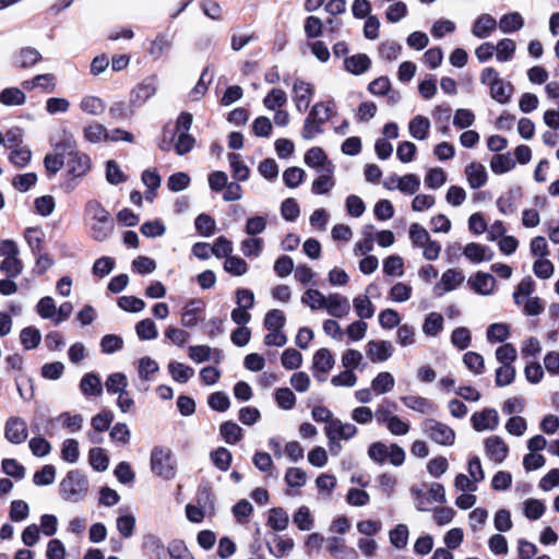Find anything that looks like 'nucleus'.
<instances>
[{"label": "nucleus", "instance_id": "32", "mask_svg": "<svg viewBox=\"0 0 559 559\" xmlns=\"http://www.w3.org/2000/svg\"><path fill=\"white\" fill-rule=\"evenodd\" d=\"M394 385V377L386 371L378 373L377 377L371 381V390L378 395L391 392Z\"/></svg>", "mask_w": 559, "mask_h": 559}, {"label": "nucleus", "instance_id": "23", "mask_svg": "<svg viewBox=\"0 0 559 559\" xmlns=\"http://www.w3.org/2000/svg\"><path fill=\"white\" fill-rule=\"evenodd\" d=\"M467 182L472 189H478L487 182V171L480 163H471L465 167Z\"/></svg>", "mask_w": 559, "mask_h": 559}, {"label": "nucleus", "instance_id": "51", "mask_svg": "<svg viewBox=\"0 0 559 559\" xmlns=\"http://www.w3.org/2000/svg\"><path fill=\"white\" fill-rule=\"evenodd\" d=\"M25 240L34 254H39L43 250L45 234L40 228L31 227L24 233Z\"/></svg>", "mask_w": 559, "mask_h": 559}, {"label": "nucleus", "instance_id": "57", "mask_svg": "<svg viewBox=\"0 0 559 559\" xmlns=\"http://www.w3.org/2000/svg\"><path fill=\"white\" fill-rule=\"evenodd\" d=\"M546 507L538 499H527L523 503L524 515L532 521L538 520L545 513Z\"/></svg>", "mask_w": 559, "mask_h": 559}, {"label": "nucleus", "instance_id": "45", "mask_svg": "<svg viewBox=\"0 0 559 559\" xmlns=\"http://www.w3.org/2000/svg\"><path fill=\"white\" fill-rule=\"evenodd\" d=\"M489 88L491 97L500 104H507L513 91V86L510 83H506L503 80L496 82Z\"/></svg>", "mask_w": 559, "mask_h": 559}, {"label": "nucleus", "instance_id": "41", "mask_svg": "<svg viewBox=\"0 0 559 559\" xmlns=\"http://www.w3.org/2000/svg\"><path fill=\"white\" fill-rule=\"evenodd\" d=\"M264 248L261 238L249 236L240 242V250L247 258H258Z\"/></svg>", "mask_w": 559, "mask_h": 559}, {"label": "nucleus", "instance_id": "35", "mask_svg": "<svg viewBox=\"0 0 559 559\" xmlns=\"http://www.w3.org/2000/svg\"><path fill=\"white\" fill-rule=\"evenodd\" d=\"M498 25L502 33L510 34L521 29L524 26V20L520 13L511 12L504 14Z\"/></svg>", "mask_w": 559, "mask_h": 559}, {"label": "nucleus", "instance_id": "58", "mask_svg": "<svg viewBox=\"0 0 559 559\" xmlns=\"http://www.w3.org/2000/svg\"><path fill=\"white\" fill-rule=\"evenodd\" d=\"M20 340L25 349H33L39 345L41 334L38 329L28 326L21 331Z\"/></svg>", "mask_w": 559, "mask_h": 559}, {"label": "nucleus", "instance_id": "17", "mask_svg": "<svg viewBox=\"0 0 559 559\" xmlns=\"http://www.w3.org/2000/svg\"><path fill=\"white\" fill-rule=\"evenodd\" d=\"M204 306L201 299L189 300L181 312L182 325L186 328L195 326L200 321L199 314L203 311Z\"/></svg>", "mask_w": 559, "mask_h": 559}, {"label": "nucleus", "instance_id": "5", "mask_svg": "<svg viewBox=\"0 0 559 559\" xmlns=\"http://www.w3.org/2000/svg\"><path fill=\"white\" fill-rule=\"evenodd\" d=\"M304 162L308 167L314 169L317 173H321L323 170L331 173L335 169L333 162L328 157L324 150L319 146L309 148L304 155Z\"/></svg>", "mask_w": 559, "mask_h": 559}, {"label": "nucleus", "instance_id": "16", "mask_svg": "<svg viewBox=\"0 0 559 559\" xmlns=\"http://www.w3.org/2000/svg\"><path fill=\"white\" fill-rule=\"evenodd\" d=\"M189 358L201 364L212 359L215 362H219L223 358V352L221 349H213L207 345H193L189 347Z\"/></svg>", "mask_w": 559, "mask_h": 559}, {"label": "nucleus", "instance_id": "63", "mask_svg": "<svg viewBox=\"0 0 559 559\" xmlns=\"http://www.w3.org/2000/svg\"><path fill=\"white\" fill-rule=\"evenodd\" d=\"M447 181V174L440 167L430 168L425 177V183L428 188L437 190Z\"/></svg>", "mask_w": 559, "mask_h": 559}, {"label": "nucleus", "instance_id": "3", "mask_svg": "<svg viewBox=\"0 0 559 559\" xmlns=\"http://www.w3.org/2000/svg\"><path fill=\"white\" fill-rule=\"evenodd\" d=\"M87 479L79 471H70L60 483V493L67 501H81L87 491Z\"/></svg>", "mask_w": 559, "mask_h": 559}, {"label": "nucleus", "instance_id": "27", "mask_svg": "<svg viewBox=\"0 0 559 559\" xmlns=\"http://www.w3.org/2000/svg\"><path fill=\"white\" fill-rule=\"evenodd\" d=\"M371 66L370 58L365 53H357L345 58V69L355 75H360L369 70Z\"/></svg>", "mask_w": 559, "mask_h": 559}, {"label": "nucleus", "instance_id": "43", "mask_svg": "<svg viewBox=\"0 0 559 559\" xmlns=\"http://www.w3.org/2000/svg\"><path fill=\"white\" fill-rule=\"evenodd\" d=\"M83 135L91 143H99L107 140L109 132L103 124L93 122L84 128Z\"/></svg>", "mask_w": 559, "mask_h": 559}, {"label": "nucleus", "instance_id": "59", "mask_svg": "<svg viewBox=\"0 0 559 559\" xmlns=\"http://www.w3.org/2000/svg\"><path fill=\"white\" fill-rule=\"evenodd\" d=\"M267 226V221L264 216L261 215H253L247 218L246 225H245V233L248 236L257 237L258 235L262 234Z\"/></svg>", "mask_w": 559, "mask_h": 559}, {"label": "nucleus", "instance_id": "22", "mask_svg": "<svg viewBox=\"0 0 559 559\" xmlns=\"http://www.w3.org/2000/svg\"><path fill=\"white\" fill-rule=\"evenodd\" d=\"M430 127L431 123L429 118L423 115H417L409 120L408 132L413 139L424 141L428 138Z\"/></svg>", "mask_w": 559, "mask_h": 559}, {"label": "nucleus", "instance_id": "44", "mask_svg": "<svg viewBox=\"0 0 559 559\" xmlns=\"http://www.w3.org/2000/svg\"><path fill=\"white\" fill-rule=\"evenodd\" d=\"M57 306L52 297H43L36 305V311L43 319H49L56 324Z\"/></svg>", "mask_w": 559, "mask_h": 559}, {"label": "nucleus", "instance_id": "24", "mask_svg": "<svg viewBox=\"0 0 559 559\" xmlns=\"http://www.w3.org/2000/svg\"><path fill=\"white\" fill-rule=\"evenodd\" d=\"M334 173L335 169L331 173L328 170L317 173L319 176L311 185V192L316 195L328 194L335 186Z\"/></svg>", "mask_w": 559, "mask_h": 559}, {"label": "nucleus", "instance_id": "56", "mask_svg": "<svg viewBox=\"0 0 559 559\" xmlns=\"http://www.w3.org/2000/svg\"><path fill=\"white\" fill-rule=\"evenodd\" d=\"M224 270L234 276H241L248 272V264L242 258L229 255L224 262Z\"/></svg>", "mask_w": 559, "mask_h": 559}, {"label": "nucleus", "instance_id": "12", "mask_svg": "<svg viewBox=\"0 0 559 559\" xmlns=\"http://www.w3.org/2000/svg\"><path fill=\"white\" fill-rule=\"evenodd\" d=\"M471 421L476 431L495 430L499 425V415L493 408H485L481 412L474 413Z\"/></svg>", "mask_w": 559, "mask_h": 559}, {"label": "nucleus", "instance_id": "53", "mask_svg": "<svg viewBox=\"0 0 559 559\" xmlns=\"http://www.w3.org/2000/svg\"><path fill=\"white\" fill-rule=\"evenodd\" d=\"M287 103V94L281 88H273L264 97L263 105L269 110H275L283 107Z\"/></svg>", "mask_w": 559, "mask_h": 559}, {"label": "nucleus", "instance_id": "11", "mask_svg": "<svg viewBox=\"0 0 559 559\" xmlns=\"http://www.w3.org/2000/svg\"><path fill=\"white\" fill-rule=\"evenodd\" d=\"M393 352L394 347L390 341L371 340L366 344L367 357L372 362H381L390 359Z\"/></svg>", "mask_w": 559, "mask_h": 559}, {"label": "nucleus", "instance_id": "48", "mask_svg": "<svg viewBox=\"0 0 559 559\" xmlns=\"http://www.w3.org/2000/svg\"><path fill=\"white\" fill-rule=\"evenodd\" d=\"M514 166L515 162L509 153L497 154L490 160L491 170L498 175L510 171Z\"/></svg>", "mask_w": 559, "mask_h": 559}, {"label": "nucleus", "instance_id": "36", "mask_svg": "<svg viewBox=\"0 0 559 559\" xmlns=\"http://www.w3.org/2000/svg\"><path fill=\"white\" fill-rule=\"evenodd\" d=\"M173 36L167 33H160L156 36L150 47V55L154 59L160 58L173 46Z\"/></svg>", "mask_w": 559, "mask_h": 559}, {"label": "nucleus", "instance_id": "33", "mask_svg": "<svg viewBox=\"0 0 559 559\" xmlns=\"http://www.w3.org/2000/svg\"><path fill=\"white\" fill-rule=\"evenodd\" d=\"M79 107L83 112L87 115L99 116L105 111L106 104L102 98L97 96L85 95L81 99Z\"/></svg>", "mask_w": 559, "mask_h": 559}, {"label": "nucleus", "instance_id": "13", "mask_svg": "<svg viewBox=\"0 0 559 559\" xmlns=\"http://www.w3.org/2000/svg\"><path fill=\"white\" fill-rule=\"evenodd\" d=\"M51 143L53 145V153L61 155L64 160L76 152V141L74 135L66 129L61 131V134L58 138L53 136L51 139Z\"/></svg>", "mask_w": 559, "mask_h": 559}, {"label": "nucleus", "instance_id": "54", "mask_svg": "<svg viewBox=\"0 0 559 559\" xmlns=\"http://www.w3.org/2000/svg\"><path fill=\"white\" fill-rule=\"evenodd\" d=\"M409 531L405 524H397L389 533L390 543L397 549H403L407 546Z\"/></svg>", "mask_w": 559, "mask_h": 559}, {"label": "nucleus", "instance_id": "6", "mask_svg": "<svg viewBox=\"0 0 559 559\" xmlns=\"http://www.w3.org/2000/svg\"><path fill=\"white\" fill-rule=\"evenodd\" d=\"M313 93L314 88L312 84L300 79L294 81L293 100L299 112H305L309 108Z\"/></svg>", "mask_w": 559, "mask_h": 559}, {"label": "nucleus", "instance_id": "34", "mask_svg": "<svg viewBox=\"0 0 559 559\" xmlns=\"http://www.w3.org/2000/svg\"><path fill=\"white\" fill-rule=\"evenodd\" d=\"M25 102L26 95L19 87H5L0 92V103L4 106H22Z\"/></svg>", "mask_w": 559, "mask_h": 559}, {"label": "nucleus", "instance_id": "42", "mask_svg": "<svg viewBox=\"0 0 559 559\" xmlns=\"http://www.w3.org/2000/svg\"><path fill=\"white\" fill-rule=\"evenodd\" d=\"M23 262L19 255H12L3 258L0 262V271L7 275V277H17L23 272Z\"/></svg>", "mask_w": 559, "mask_h": 559}, {"label": "nucleus", "instance_id": "37", "mask_svg": "<svg viewBox=\"0 0 559 559\" xmlns=\"http://www.w3.org/2000/svg\"><path fill=\"white\" fill-rule=\"evenodd\" d=\"M168 371L173 380L180 383L188 382L194 376L193 368L178 361H170L168 364Z\"/></svg>", "mask_w": 559, "mask_h": 559}, {"label": "nucleus", "instance_id": "28", "mask_svg": "<svg viewBox=\"0 0 559 559\" xmlns=\"http://www.w3.org/2000/svg\"><path fill=\"white\" fill-rule=\"evenodd\" d=\"M328 549L336 559H357L358 555L354 548L347 547L344 539L332 537L329 539Z\"/></svg>", "mask_w": 559, "mask_h": 559}, {"label": "nucleus", "instance_id": "31", "mask_svg": "<svg viewBox=\"0 0 559 559\" xmlns=\"http://www.w3.org/2000/svg\"><path fill=\"white\" fill-rule=\"evenodd\" d=\"M80 390L85 396H99L103 393L100 378L93 372L86 373L81 382Z\"/></svg>", "mask_w": 559, "mask_h": 559}, {"label": "nucleus", "instance_id": "1", "mask_svg": "<svg viewBox=\"0 0 559 559\" xmlns=\"http://www.w3.org/2000/svg\"><path fill=\"white\" fill-rule=\"evenodd\" d=\"M83 219L88 228V235L95 241L106 240L114 230V219L98 200L93 199L86 202Z\"/></svg>", "mask_w": 559, "mask_h": 559}, {"label": "nucleus", "instance_id": "20", "mask_svg": "<svg viewBox=\"0 0 559 559\" xmlns=\"http://www.w3.org/2000/svg\"><path fill=\"white\" fill-rule=\"evenodd\" d=\"M497 20L492 15L484 13L474 22L472 34L480 39L487 38L497 28Z\"/></svg>", "mask_w": 559, "mask_h": 559}, {"label": "nucleus", "instance_id": "29", "mask_svg": "<svg viewBox=\"0 0 559 559\" xmlns=\"http://www.w3.org/2000/svg\"><path fill=\"white\" fill-rule=\"evenodd\" d=\"M41 58V53L36 48L24 47L20 49L15 57V66L22 69H28L37 64Z\"/></svg>", "mask_w": 559, "mask_h": 559}, {"label": "nucleus", "instance_id": "26", "mask_svg": "<svg viewBox=\"0 0 559 559\" xmlns=\"http://www.w3.org/2000/svg\"><path fill=\"white\" fill-rule=\"evenodd\" d=\"M66 165L74 177L85 175L91 167L88 156L78 151L66 160Z\"/></svg>", "mask_w": 559, "mask_h": 559}, {"label": "nucleus", "instance_id": "8", "mask_svg": "<svg viewBox=\"0 0 559 559\" xmlns=\"http://www.w3.org/2000/svg\"><path fill=\"white\" fill-rule=\"evenodd\" d=\"M156 78H146L131 91L130 104L134 107L143 106L156 93Z\"/></svg>", "mask_w": 559, "mask_h": 559}, {"label": "nucleus", "instance_id": "64", "mask_svg": "<svg viewBox=\"0 0 559 559\" xmlns=\"http://www.w3.org/2000/svg\"><path fill=\"white\" fill-rule=\"evenodd\" d=\"M281 362L287 370L298 369L302 364V355L295 348H287L282 354Z\"/></svg>", "mask_w": 559, "mask_h": 559}, {"label": "nucleus", "instance_id": "18", "mask_svg": "<svg viewBox=\"0 0 559 559\" xmlns=\"http://www.w3.org/2000/svg\"><path fill=\"white\" fill-rule=\"evenodd\" d=\"M485 449L487 455L496 463H501L509 452L508 445L498 436L487 438L485 441Z\"/></svg>", "mask_w": 559, "mask_h": 559}, {"label": "nucleus", "instance_id": "14", "mask_svg": "<svg viewBox=\"0 0 559 559\" xmlns=\"http://www.w3.org/2000/svg\"><path fill=\"white\" fill-rule=\"evenodd\" d=\"M324 309L334 318H344L350 311V304L347 297L333 293L326 296Z\"/></svg>", "mask_w": 559, "mask_h": 559}, {"label": "nucleus", "instance_id": "15", "mask_svg": "<svg viewBox=\"0 0 559 559\" xmlns=\"http://www.w3.org/2000/svg\"><path fill=\"white\" fill-rule=\"evenodd\" d=\"M329 440L338 438L348 440L357 433L355 425L349 423H342L340 419H333L325 429Z\"/></svg>", "mask_w": 559, "mask_h": 559}, {"label": "nucleus", "instance_id": "19", "mask_svg": "<svg viewBox=\"0 0 559 559\" xmlns=\"http://www.w3.org/2000/svg\"><path fill=\"white\" fill-rule=\"evenodd\" d=\"M471 288L477 294L487 296L490 295L496 285V280L488 273L477 272L473 277L468 280Z\"/></svg>", "mask_w": 559, "mask_h": 559}, {"label": "nucleus", "instance_id": "40", "mask_svg": "<svg viewBox=\"0 0 559 559\" xmlns=\"http://www.w3.org/2000/svg\"><path fill=\"white\" fill-rule=\"evenodd\" d=\"M159 370L158 364L151 357H142L138 362V373L141 380L153 381L154 374Z\"/></svg>", "mask_w": 559, "mask_h": 559}, {"label": "nucleus", "instance_id": "25", "mask_svg": "<svg viewBox=\"0 0 559 559\" xmlns=\"http://www.w3.org/2000/svg\"><path fill=\"white\" fill-rule=\"evenodd\" d=\"M401 400L407 408L413 409L423 415H429L435 413L436 411L435 404L430 400L423 396L408 395L403 396Z\"/></svg>", "mask_w": 559, "mask_h": 559}, {"label": "nucleus", "instance_id": "21", "mask_svg": "<svg viewBox=\"0 0 559 559\" xmlns=\"http://www.w3.org/2000/svg\"><path fill=\"white\" fill-rule=\"evenodd\" d=\"M463 254L467 260L473 263H480L483 261H490L493 257V252L487 246L469 242L464 247Z\"/></svg>", "mask_w": 559, "mask_h": 559}, {"label": "nucleus", "instance_id": "61", "mask_svg": "<svg viewBox=\"0 0 559 559\" xmlns=\"http://www.w3.org/2000/svg\"><path fill=\"white\" fill-rule=\"evenodd\" d=\"M399 191L404 194L413 195L420 188V179L415 174H407L401 177L399 180Z\"/></svg>", "mask_w": 559, "mask_h": 559}, {"label": "nucleus", "instance_id": "9", "mask_svg": "<svg viewBox=\"0 0 559 559\" xmlns=\"http://www.w3.org/2000/svg\"><path fill=\"white\" fill-rule=\"evenodd\" d=\"M4 437L13 444L23 443L28 437L26 421L21 417H10L4 426Z\"/></svg>", "mask_w": 559, "mask_h": 559}, {"label": "nucleus", "instance_id": "39", "mask_svg": "<svg viewBox=\"0 0 559 559\" xmlns=\"http://www.w3.org/2000/svg\"><path fill=\"white\" fill-rule=\"evenodd\" d=\"M353 306L358 318L370 319L374 314V306L367 295H359L354 298Z\"/></svg>", "mask_w": 559, "mask_h": 559}, {"label": "nucleus", "instance_id": "46", "mask_svg": "<svg viewBox=\"0 0 559 559\" xmlns=\"http://www.w3.org/2000/svg\"><path fill=\"white\" fill-rule=\"evenodd\" d=\"M516 49V44L511 38L501 39L496 46V58L499 62H507L512 59Z\"/></svg>", "mask_w": 559, "mask_h": 559}, {"label": "nucleus", "instance_id": "50", "mask_svg": "<svg viewBox=\"0 0 559 559\" xmlns=\"http://www.w3.org/2000/svg\"><path fill=\"white\" fill-rule=\"evenodd\" d=\"M443 329V317L438 312L429 313L423 324V332L428 336H437Z\"/></svg>", "mask_w": 559, "mask_h": 559}, {"label": "nucleus", "instance_id": "62", "mask_svg": "<svg viewBox=\"0 0 559 559\" xmlns=\"http://www.w3.org/2000/svg\"><path fill=\"white\" fill-rule=\"evenodd\" d=\"M463 362L474 374H481L485 369L484 358L476 352H467L463 356Z\"/></svg>", "mask_w": 559, "mask_h": 559}, {"label": "nucleus", "instance_id": "10", "mask_svg": "<svg viewBox=\"0 0 559 559\" xmlns=\"http://www.w3.org/2000/svg\"><path fill=\"white\" fill-rule=\"evenodd\" d=\"M334 364V357L328 348H320L317 350L312 359L314 378L319 381H324L328 372L333 368Z\"/></svg>", "mask_w": 559, "mask_h": 559}, {"label": "nucleus", "instance_id": "30", "mask_svg": "<svg viewBox=\"0 0 559 559\" xmlns=\"http://www.w3.org/2000/svg\"><path fill=\"white\" fill-rule=\"evenodd\" d=\"M308 115L311 119L324 124L335 115V104L332 100L317 103Z\"/></svg>", "mask_w": 559, "mask_h": 559}, {"label": "nucleus", "instance_id": "47", "mask_svg": "<svg viewBox=\"0 0 559 559\" xmlns=\"http://www.w3.org/2000/svg\"><path fill=\"white\" fill-rule=\"evenodd\" d=\"M301 302L307 305L311 310L324 309L326 296L318 289L310 288L301 296Z\"/></svg>", "mask_w": 559, "mask_h": 559}, {"label": "nucleus", "instance_id": "55", "mask_svg": "<svg viewBox=\"0 0 559 559\" xmlns=\"http://www.w3.org/2000/svg\"><path fill=\"white\" fill-rule=\"evenodd\" d=\"M534 292V281L531 277L523 278L513 293V299L516 305H523L530 295Z\"/></svg>", "mask_w": 559, "mask_h": 559}, {"label": "nucleus", "instance_id": "2", "mask_svg": "<svg viewBox=\"0 0 559 559\" xmlns=\"http://www.w3.org/2000/svg\"><path fill=\"white\" fill-rule=\"evenodd\" d=\"M151 469L152 472L165 479L170 480L176 476V461L169 449L154 447L151 452Z\"/></svg>", "mask_w": 559, "mask_h": 559}, {"label": "nucleus", "instance_id": "38", "mask_svg": "<svg viewBox=\"0 0 559 559\" xmlns=\"http://www.w3.org/2000/svg\"><path fill=\"white\" fill-rule=\"evenodd\" d=\"M127 386L128 378L122 372H114L105 381V388L109 394L118 395L127 391Z\"/></svg>", "mask_w": 559, "mask_h": 559}, {"label": "nucleus", "instance_id": "4", "mask_svg": "<svg viewBox=\"0 0 559 559\" xmlns=\"http://www.w3.org/2000/svg\"><path fill=\"white\" fill-rule=\"evenodd\" d=\"M424 432L436 443L441 445H452L455 440L454 430L433 418H428L423 423Z\"/></svg>", "mask_w": 559, "mask_h": 559}, {"label": "nucleus", "instance_id": "7", "mask_svg": "<svg viewBox=\"0 0 559 559\" xmlns=\"http://www.w3.org/2000/svg\"><path fill=\"white\" fill-rule=\"evenodd\" d=\"M465 281V274L459 269H448L441 275L439 283L435 286V293L437 296H442L445 293H450L459 288Z\"/></svg>", "mask_w": 559, "mask_h": 559}, {"label": "nucleus", "instance_id": "49", "mask_svg": "<svg viewBox=\"0 0 559 559\" xmlns=\"http://www.w3.org/2000/svg\"><path fill=\"white\" fill-rule=\"evenodd\" d=\"M222 438L229 444H235L242 438V429L234 421H225L219 428Z\"/></svg>", "mask_w": 559, "mask_h": 559}, {"label": "nucleus", "instance_id": "52", "mask_svg": "<svg viewBox=\"0 0 559 559\" xmlns=\"http://www.w3.org/2000/svg\"><path fill=\"white\" fill-rule=\"evenodd\" d=\"M228 160L231 167L233 176L239 181H246L250 176L249 167L241 160L239 154H228Z\"/></svg>", "mask_w": 559, "mask_h": 559}, {"label": "nucleus", "instance_id": "60", "mask_svg": "<svg viewBox=\"0 0 559 559\" xmlns=\"http://www.w3.org/2000/svg\"><path fill=\"white\" fill-rule=\"evenodd\" d=\"M288 514L282 508L270 510L267 523L274 531H284L288 525Z\"/></svg>", "mask_w": 559, "mask_h": 559}]
</instances>
